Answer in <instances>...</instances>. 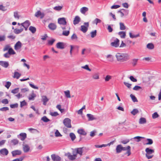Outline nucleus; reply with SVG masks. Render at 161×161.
Returning a JSON list of instances; mask_svg holds the SVG:
<instances>
[{
    "instance_id": "obj_1",
    "label": "nucleus",
    "mask_w": 161,
    "mask_h": 161,
    "mask_svg": "<svg viewBox=\"0 0 161 161\" xmlns=\"http://www.w3.org/2000/svg\"><path fill=\"white\" fill-rule=\"evenodd\" d=\"M117 60L118 61L124 62L129 59V56L126 53H117L115 55Z\"/></svg>"
},
{
    "instance_id": "obj_2",
    "label": "nucleus",
    "mask_w": 161,
    "mask_h": 161,
    "mask_svg": "<svg viewBox=\"0 0 161 161\" xmlns=\"http://www.w3.org/2000/svg\"><path fill=\"white\" fill-rule=\"evenodd\" d=\"M145 151L146 153V156L148 159H150L153 158V156L152 155V154L154 153V150L150 149L149 148H147L145 149Z\"/></svg>"
},
{
    "instance_id": "obj_3",
    "label": "nucleus",
    "mask_w": 161,
    "mask_h": 161,
    "mask_svg": "<svg viewBox=\"0 0 161 161\" xmlns=\"http://www.w3.org/2000/svg\"><path fill=\"white\" fill-rule=\"evenodd\" d=\"M64 125L66 127L70 128L71 127V120L68 118H65L63 121Z\"/></svg>"
},
{
    "instance_id": "obj_4",
    "label": "nucleus",
    "mask_w": 161,
    "mask_h": 161,
    "mask_svg": "<svg viewBox=\"0 0 161 161\" xmlns=\"http://www.w3.org/2000/svg\"><path fill=\"white\" fill-rule=\"evenodd\" d=\"M84 25H82L81 26L80 30L84 33L86 32L88 30V28L89 26L88 22H85Z\"/></svg>"
},
{
    "instance_id": "obj_5",
    "label": "nucleus",
    "mask_w": 161,
    "mask_h": 161,
    "mask_svg": "<svg viewBox=\"0 0 161 161\" xmlns=\"http://www.w3.org/2000/svg\"><path fill=\"white\" fill-rule=\"evenodd\" d=\"M73 155H72L69 153H67L66 155L67 156L68 158L71 160H74L77 157L76 154L75 153V151L73 152Z\"/></svg>"
},
{
    "instance_id": "obj_6",
    "label": "nucleus",
    "mask_w": 161,
    "mask_h": 161,
    "mask_svg": "<svg viewBox=\"0 0 161 161\" xmlns=\"http://www.w3.org/2000/svg\"><path fill=\"white\" fill-rule=\"evenodd\" d=\"M83 147H79L75 149V153L76 154V155L78 154L81 156L83 155Z\"/></svg>"
},
{
    "instance_id": "obj_7",
    "label": "nucleus",
    "mask_w": 161,
    "mask_h": 161,
    "mask_svg": "<svg viewBox=\"0 0 161 161\" xmlns=\"http://www.w3.org/2000/svg\"><path fill=\"white\" fill-rule=\"evenodd\" d=\"M35 16L37 18L40 17V19H42L44 17L45 14L44 13H42L40 11L38 10L35 13Z\"/></svg>"
},
{
    "instance_id": "obj_8",
    "label": "nucleus",
    "mask_w": 161,
    "mask_h": 161,
    "mask_svg": "<svg viewBox=\"0 0 161 161\" xmlns=\"http://www.w3.org/2000/svg\"><path fill=\"white\" fill-rule=\"evenodd\" d=\"M119 44V40L118 38H116L114 40L113 42L111 43V45L113 47H118Z\"/></svg>"
},
{
    "instance_id": "obj_9",
    "label": "nucleus",
    "mask_w": 161,
    "mask_h": 161,
    "mask_svg": "<svg viewBox=\"0 0 161 161\" xmlns=\"http://www.w3.org/2000/svg\"><path fill=\"white\" fill-rule=\"evenodd\" d=\"M65 43L63 42H59L56 45L57 48L59 49H63L65 48Z\"/></svg>"
},
{
    "instance_id": "obj_10",
    "label": "nucleus",
    "mask_w": 161,
    "mask_h": 161,
    "mask_svg": "<svg viewBox=\"0 0 161 161\" xmlns=\"http://www.w3.org/2000/svg\"><path fill=\"white\" fill-rule=\"evenodd\" d=\"M58 23L60 25H65L67 24V22L65 18H59L58 19Z\"/></svg>"
},
{
    "instance_id": "obj_11",
    "label": "nucleus",
    "mask_w": 161,
    "mask_h": 161,
    "mask_svg": "<svg viewBox=\"0 0 161 161\" xmlns=\"http://www.w3.org/2000/svg\"><path fill=\"white\" fill-rule=\"evenodd\" d=\"M51 157L53 161H60L61 159L60 157L54 154H52Z\"/></svg>"
},
{
    "instance_id": "obj_12",
    "label": "nucleus",
    "mask_w": 161,
    "mask_h": 161,
    "mask_svg": "<svg viewBox=\"0 0 161 161\" xmlns=\"http://www.w3.org/2000/svg\"><path fill=\"white\" fill-rule=\"evenodd\" d=\"M17 137L21 141H23L26 137V134L25 133H21L17 135Z\"/></svg>"
},
{
    "instance_id": "obj_13",
    "label": "nucleus",
    "mask_w": 161,
    "mask_h": 161,
    "mask_svg": "<svg viewBox=\"0 0 161 161\" xmlns=\"http://www.w3.org/2000/svg\"><path fill=\"white\" fill-rule=\"evenodd\" d=\"M8 153V150L6 148H3L0 150V154L3 156H6Z\"/></svg>"
},
{
    "instance_id": "obj_14",
    "label": "nucleus",
    "mask_w": 161,
    "mask_h": 161,
    "mask_svg": "<svg viewBox=\"0 0 161 161\" xmlns=\"http://www.w3.org/2000/svg\"><path fill=\"white\" fill-rule=\"evenodd\" d=\"M21 47L22 43L19 41L15 44L14 46V49L16 50H18L20 49Z\"/></svg>"
},
{
    "instance_id": "obj_15",
    "label": "nucleus",
    "mask_w": 161,
    "mask_h": 161,
    "mask_svg": "<svg viewBox=\"0 0 161 161\" xmlns=\"http://www.w3.org/2000/svg\"><path fill=\"white\" fill-rule=\"evenodd\" d=\"M48 27L51 30L54 31L56 29L57 26L54 23H51L48 25Z\"/></svg>"
},
{
    "instance_id": "obj_16",
    "label": "nucleus",
    "mask_w": 161,
    "mask_h": 161,
    "mask_svg": "<svg viewBox=\"0 0 161 161\" xmlns=\"http://www.w3.org/2000/svg\"><path fill=\"white\" fill-rule=\"evenodd\" d=\"M13 157H14L16 155H20L21 154V152L19 150L13 151L11 152Z\"/></svg>"
},
{
    "instance_id": "obj_17",
    "label": "nucleus",
    "mask_w": 161,
    "mask_h": 161,
    "mask_svg": "<svg viewBox=\"0 0 161 161\" xmlns=\"http://www.w3.org/2000/svg\"><path fill=\"white\" fill-rule=\"evenodd\" d=\"M80 18L78 16H75L73 20V24L76 25L78 24L80 21Z\"/></svg>"
},
{
    "instance_id": "obj_18",
    "label": "nucleus",
    "mask_w": 161,
    "mask_h": 161,
    "mask_svg": "<svg viewBox=\"0 0 161 161\" xmlns=\"http://www.w3.org/2000/svg\"><path fill=\"white\" fill-rule=\"evenodd\" d=\"M23 148L24 152L25 153L28 152L30 150V147L27 144H23Z\"/></svg>"
},
{
    "instance_id": "obj_19",
    "label": "nucleus",
    "mask_w": 161,
    "mask_h": 161,
    "mask_svg": "<svg viewBox=\"0 0 161 161\" xmlns=\"http://www.w3.org/2000/svg\"><path fill=\"white\" fill-rule=\"evenodd\" d=\"M0 65L3 67L7 68L9 66V64L8 62L1 61H0Z\"/></svg>"
},
{
    "instance_id": "obj_20",
    "label": "nucleus",
    "mask_w": 161,
    "mask_h": 161,
    "mask_svg": "<svg viewBox=\"0 0 161 161\" xmlns=\"http://www.w3.org/2000/svg\"><path fill=\"white\" fill-rule=\"evenodd\" d=\"M23 31V29L20 27L19 29L15 28L14 29V32L15 34H18L22 32Z\"/></svg>"
},
{
    "instance_id": "obj_21",
    "label": "nucleus",
    "mask_w": 161,
    "mask_h": 161,
    "mask_svg": "<svg viewBox=\"0 0 161 161\" xmlns=\"http://www.w3.org/2000/svg\"><path fill=\"white\" fill-rule=\"evenodd\" d=\"M19 141L18 140L16 139H13L10 142V144L12 145H15L19 143Z\"/></svg>"
},
{
    "instance_id": "obj_22",
    "label": "nucleus",
    "mask_w": 161,
    "mask_h": 161,
    "mask_svg": "<svg viewBox=\"0 0 161 161\" xmlns=\"http://www.w3.org/2000/svg\"><path fill=\"white\" fill-rule=\"evenodd\" d=\"M49 99L45 96H43L42 97V101L43 102V104L46 105L47 102L48 101Z\"/></svg>"
},
{
    "instance_id": "obj_23",
    "label": "nucleus",
    "mask_w": 161,
    "mask_h": 161,
    "mask_svg": "<svg viewBox=\"0 0 161 161\" xmlns=\"http://www.w3.org/2000/svg\"><path fill=\"white\" fill-rule=\"evenodd\" d=\"M86 116L88 118V120L89 121H92L96 119V118H95L94 116L91 114H87Z\"/></svg>"
},
{
    "instance_id": "obj_24",
    "label": "nucleus",
    "mask_w": 161,
    "mask_h": 161,
    "mask_svg": "<svg viewBox=\"0 0 161 161\" xmlns=\"http://www.w3.org/2000/svg\"><path fill=\"white\" fill-rule=\"evenodd\" d=\"M77 132L78 134L83 136L86 135L87 134L86 132L83 129L78 130H77Z\"/></svg>"
},
{
    "instance_id": "obj_25",
    "label": "nucleus",
    "mask_w": 161,
    "mask_h": 161,
    "mask_svg": "<svg viewBox=\"0 0 161 161\" xmlns=\"http://www.w3.org/2000/svg\"><path fill=\"white\" fill-rule=\"evenodd\" d=\"M118 34L120 36L121 38H125L126 36L125 32L121 31L118 32Z\"/></svg>"
},
{
    "instance_id": "obj_26",
    "label": "nucleus",
    "mask_w": 161,
    "mask_h": 161,
    "mask_svg": "<svg viewBox=\"0 0 161 161\" xmlns=\"http://www.w3.org/2000/svg\"><path fill=\"white\" fill-rule=\"evenodd\" d=\"M88 10V8L86 7H83L80 8V12L83 14H85V13Z\"/></svg>"
},
{
    "instance_id": "obj_27",
    "label": "nucleus",
    "mask_w": 161,
    "mask_h": 161,
    "mask_svg": "<svg viewBox=\"0 0 161 161\" xmlns=\"http://www.w3.org/2000/svg\"><path fill=\"white\" fill-rule=\"evenodd\" d=\"M122 151V146L121 145H117L116 147V153H120Z\"/></svg>"
},
{
    "instance_id": "obj_28",
    "label": "nucleus",
    "mask_w": 161,
    "mask_h": 161,
    "mask_svg": "<svg viewBox=\"0 0 161 161\" xmlns=\"http://www.w3.org/2000/svg\"><path fill=\"white\" fill-rule=\"evenodd\" d=\"M36 96V95L34 93H32L31 94L29 95L28 99L30 100H34L35 97Z\"/></svg>"
},
{
    "instance_id": "obj_29",
    "label": "nucleus",
    "mask_w": 161,
    "mask_h": 161,
    "mask_svg": "<svg viewBox=\"0 0 161 161\" xmlns=\"http://www.w3.org/2000/svg\"><path fill=\"white\" fill-rule=\"evenodd\" d=\"M21 75L20 74L17 72H14V75L13 77L14 78H16L18 79L19 77L21 76Z\"/></svg>"
},
{
    "instance_id": "obj_30",
    "label": "nucleus",
    "mask_w": 161,
    "mask_h": 161,
    "mask_svg": "<svg viewBox=\"0 0 161 161\" xmlns=\"http://www.w3.org/2000/svg\"><path fill=\"white\" fill-rule=\"evenodd\" d=\"M67 28H69V30H68V31H63V33H62V35H63V36H68L69 34V33H70V31H69V29H70V28L69 27H67Z\"/></svg>"
},
{
    "instance_id": "obj_31",
    "label": "nucleus",
    "mask_w": 161,
    "mask_h": 161,
    "mask_svg": "<svg viewBox=\"0 0 161 161\" xmlns=\"http://www.w3.org/2000/svg\"><path fill=\"white\" fill-rule=\"evenodd\" d=\"M147 47L149 49H152L154 48V46L152 43H149L147 45Z\"/></svg>"
},
{
    "instance_id": "obj_32",
    "label": "nucleus",
    "mask_w": 161,
    "mask_h": 161,
    "mask_svg": "<svg viewBox=\"0 0 161 161\" xmlns=\"http://www.w3.org/2000/svg\"><path fill=\"white\" fill-rule=\"evenodd\" d=\"M29 30L33 34L36 31V28L31 26L29 27Z\"/></svg>"
},
{
    "instance_id": "obj_33",
    "label": "nucleus",
    "mask_w": 161,
    "mask_h": 161,
    "mask_svg": "<svg viewBox=\"0 0 161 161\" xmlns=\"http://www.w3.org/2000/svg\"><path fill=\"white\" fill-rule=\"evenodd\" d=\"M69 136L72 141H74L76 138L75 135L73 133H70Z\"/></svg>"
},
{
    "instance_id": "obj_34",
    "label": "nucleus",
    "mask_w": 161,
    "mask_h": 161,
    "mask_svg": "<svg viewBox=\"0 0 161 161\" xmlns=\"http://www.w3.org/2000/svg\"><path fill=\"white\" fill-rule=\"evenodd\" d=\"M120 29L121 30H124L125 29L126 27L124 24L123 23L120 22L119 23Z\"/></svg>"
},
{
    "instance_id": "obj_35",
    "label": "nucleus",
    "mask_w": 161,
    "mask_h": 161,
    "mask_svg": "<svg viewBox=\"0 0 161 161\" xmlns=\"http://www.w3.org/2000/svg\"><path fill=\"white\" fill-rule=\"evenodd\" d=\"M64 93L65 95V97L68 98H70L71 97L70 92L69 90H67L64 92Z\"/></svg>"
},
{
    "instance_id": "obj_36",
    "label": "nucleus",
    "mask_w": 161,
    "mask_h": 161,
    "mask_svg": "<svg viewBox=\"0 0 161 161\" xmlns=\"http://www.w3.org/2000/svg\"><path fill=\"white\" fill-rule=\"evenodd\" d=\"M146 122V119L144 118H141L139 119V123L140 124H143Z\"/></svg>"
},
{
    "instance_id": "obj_37",
    "label": "nucleus",
    "mask_w": 161,
    "mask_h": 161,
    "mask_svg": "<svg viewBox=\"0 0 161 161\" xmlns=\"http://www.w3.org/2000/svg\"><path fill=\"white\" fill-rule=\"evenodd\" d=\"M8 53L10 55L14 54H15V52L12 48H10L9 49Z\"/></svg>"
},
{
    "instance_id": "obj_38",
    "label": "nucleus",
    "mask_w": 161,
    "mask_h": 161,
    "mask_svg": "<svg viewBox=\"0 0 161 161\" xmlns=\"http://www.w3.org/2000/svg\"><path fill=\"white\" fill-rule=\"evenodd\" d=\"M19 88H16L12 90L11 92L13 94H15L18 93L19 92Z\"/></svg>"
},
{
    "instance_id": "obj_39",
    "label": "nucleus",
    "mask_w": 161,
    "mask_h": 161,
    "mask_svg": "<svg viewBox=\"0 0 161 161\" xmlns=\"http://www.w3.org/2000/svg\"><path fill=\"white\" fill-rule=\"evenodd\" d=\"M41 120L45 122H47L50 121V119L47 118L46 116L43 117L42 118Z\"/></svg>"
},
{
    "instance_id": "obj_40",
    "label": "nucleus",
    "mask_w": 161,
    "mask_h": 161,
    "mask_svg": "<svg viewBox=\"0 0 161 161\" xmlns=\"http://www.w3.org/2000/svg\"><path fill=\"white\" fill-rule=\"evenodd\" d=\"M129 36H130V37L131 38H136L138 37H139V34H138L136 35H133L132 33L131 32H130L129 33Z\"/></svg>"
},
{
    "instance_id": "obj_41",
    "label": "nucleus",
    "mask_w": 161,
    "mask_h": 161,
    "mask_svg": "<svg viewBox=\"0 0 161 161\" xmlns=\"http://www.w3.org/2000/svg\"><path fill=\"white\" fill-rule=\"evenodd\" d=\"M139 113V111L137 109H134L131 112V114L133 115H135L136 114Z\"/></svg>"
},
{
    "instance_id": "obj_42",
    "label": "nucleus",
    "mask_w": 161,
    "mask_h": 161,
    "mask_svg": "<svg viewBox=\"0 0 161 161\" xmlns=\"http://www.w3.org/2000/svg\"><path fill=\"white\" fill-rule=\"evenodd\" d=\"M91 37L92 38L95 37L97 35V31L95 30L91 32Z\"/></svg>"
},
{
    "instance_id": "obj_43",
    "label": "nucleus",
    "mask_w": 161,
    "mask_h": 161,
    "mask_svg": "<svg viewBox=\"0 0 161 161\" xmlns=\"http://www.w3.org/2000/svg\"><path fill=\"white\" fill-rule=\"evenodd\" d=\"M19 105L18 103H16L14 104H10V106L12 108H14L18 107Z\"/></svg>"
},
{
    "instance_id": "obj_44",
    "label": "nucleus",
    "mask_w": 161,
    "mask_h": 161,
    "mask_svg": "<svg viewBox=\"0 0 161 161\" xmlns=\"http://www.w3.org/2000/svg\"><path fill=\"white\" fill-rule=\"evenodd\" d=\"M101 22V20L99 19L96 18L93 21V24H95L96 25L98 23H100Z\"/></svg>"
},
{
    "instance_id": "obj_45",
    "label": "nucleus",
    "mask_w": 161,
    "mask_h": 161,
    "mask_svg": "<svg viewBox=\"0 0 161 161\" xmlns=\"http://www.w3.org/2000/svg\"><path fill=\"white\" fill-rule=\"evenodd\" d=\"M14 16L15 19H19L20 16L18 12L15 11L14 12Z\"/></svg>"
},
{
    "instance_id": "obj_46",
    "label": "nucleus",
    "mask_w": 161,
    "mask_h": 161,
    "mask_svg": "<svg viewBox=\"0 0 161 161\" xmlns=\"http://www.w3.org/2000/svg\"><path fill=\"white\" fill-rule=\"evenodd\" d=\"M130 96L133 102H137V100L135 96L131 94L130 95Z\"/></svg>"
},
{
    "instance_id": "obj_47",
    "label": "nucleus",
    "mask_w": 161,
    "mask_h": 161,
    "mask_svg": "<svg viewBox=\"0 0 161 161\" xmlns=\"http://www.w3.org/2000/svg\"><path fill=\"white\" fill-rule=\"evenodd\" d=\"M92 78L94 79H98L99 78L98 74L96 73L93 74L92 75Z\"/></svg>"
},
{
    "instance_id": "obj_48",
    "label": "nucleus",
    "mask_w": 161,
    "mask_h": 161,
    "mask_svg": "<svg viewBox=\"0 0 161 161\" xmlns=\"http://www.w3.org/2000/svg\"><path fill=\"white\" fill-rule=\"evenodd\" d=\"M24 26L29 27L31 25V23L28 20H26L24 22Z\"/></svg>"
},
{
    "instance_id": "obj_49",
    "label": "nucleus",
    "mask_w": 161,
    "mask_h": 161,
    "mask_svg": "<svg viewBox=\"0 0 161 161\" xmlns=\"http://www.w3.org/2000/svg\"><path fill=\"white\" fill-rule=\"evenodd\" d=\"M71 38L72 40H77L78 39V37L74 33L73 35L71 36Z\"/></svg>"
},
{
    "instance_id": "obj_50",
    "label": "nucleus",
    "mask_w": 161,
    "mask_h": 161,
    "mask_svg": "<svg viewBox=\"0 0 161 161\" xmlns=\"http://www.w3.org/2000/svg\"><path fill=\"white\" fill-rule=\"evenodd\" d=\"M62 8V7L61 6H56L53 8V9L55 10L59 11Z\"/></svg>"
},
{
    "instance_id": "obj_51",
    "label": "nucleus",
    "mask_w": 161,
    "mask_h": 161,
    "mask_svg": "<svg viewBox=\"0 0 161 161\" xmlns=\"http://www.w3.org/2000/svg\"><path fill=\"white\" fill-rule=\"evenodd\" d=\"M55 136L56 137H60L62 135L60 134L58 130H56V131L55 133Z\"/></svg>"
},
{
    "instance_id": "obj_52",
    "label": "nucleus",
    "mask_w": 161,
    "mask_h": 161,
    "mask_svg": "<svg viewBox=\"0 0 161 161\" xmlns=\"http://www.w3.org/2000/svg\"><path fill=\"white\" fill-rule=\"evenodd\" d=\"M147 140L148 142L146 143L147 145H151L153 143V140L151 139L147 138Z\"/></svg>"
},
{
    "instance_id": "obj_53",
    "label": "nucleus",
    "mask_w": 161,
    "mask_h": 161,
    "mask_svg": "<svg viewBox=\"0 0 161 161\" xmlns=\"http://www.w3.org/2000/svg\"><path fill=\"white\" fill-rule=\"evenodd\" d=\"M159 116V115L158 114V113L156 112L152 114V118L153 119H155L156 118H157Z\"/></svg>"
},
{
    "instance_id": "obj_54",
    "label": "nucleus",
    "mask_w": 161,
    "mask_h": 161,
    "mask_svg": "<svg viewBox=\"0 0 161 161\" xmlns=\"http://www.w3.org/2000/svg\"><path fill=\"white\" fill-rule=\"evenodd\" d=\"M29 89L27 88H23L21 89V92L22 93H25L26 92L28 91Z\"/></svg>"
},
{
    "instance_id": "obj_55",
    "label": "nucleus",
    "mask_w": 161,
    "mask_h": 161,
    "mask_svg": "<svg viewBox=\"0 0 161 161\" xmlns=\"http://www.w3.org/2000/svg\"><path fill=\"white\" fill-rule=\"evenodd\" d=\"M27 105V103L25 100L20 102V106L21 108Z\"/></svg>"
},
{
    "instance_id": "obj_56",
    "label": "nucleus",
    "mask_w": 161,
    "mask_h": 161,
    "mask_svg": "<svg viewBox=\"0 0 161 161\" xmlns=\"http://www.w3.org/2000/svg\"><path fill=\"white\" fill-rule=\"evenodd\" d=\"M111 25L113 26V25H108L107 27V30L109 32H112L113 31V29L111 27Z\"/></svg>"
},
{
    "instance_id": "obj_57",
    "label": "nucleus",
    "mask_w": 161,
    "mask_h": 161,
    "mask_svg": "<svg viewBox=\"0 0 161 161\" xmlns=\"http://www.w3.org/2000/svg\"><path fill=\"white\" fill-rule=\"evenodd\" d=\"M112 78V76L110 75H108L106 76L105 78V80L106 81H108Z\"/></svg>"
},
{
    "instance_id": "obj_58",
    "label": "nucleus",
    "mask_w": 161,
    "mask_h": 161,
    "mask_svg": "<svg viewBox=\"0 0 161 161\" xmlns=\"http://www.w3.org/2000/svg\"><path fill=\"white\" fill-rule=\"evenodd\" d=\"M138 59H133L132 60V64L133 66H135L137 64V63L138 61Z\"/></svg>"
},
{
    "instance_id": "obj_59",
    "label": "nucleus",
    "mask_w": 161,
    "mask_h": 161,
    "mask_svg": "<svg viewBox=\"0 0 161 161\" xmlns=\"http://www.w3.org/2000/svg\"><path fill=\"white\" fill-rule=\"evenodd\" d=\"M81 68L89 71H91V69L89 68L88 65H86L84 66H82Z\"/></svg>"
},
{
    "instance_id": "obj_60",
    "label": "nucleus",
    "mask_w": 161,
    "mask_h": 161,
    "mask_svg": "<svg viewBox=\"0 0 161 161\" xmlns=\"http://www.w3.org/2000/svg\"><path fill=\"white\" fill-rule=\"evenodd\" d=\"M9 110V108L8 107H3L0 108V110L2 111H6Z\"/></svg>"
},
{
    "instance_id": "obj_61",
    "label": "nucleus",
    "mask_w": 161,
    "mask_h": 161,
    "mask_svg": "<svg viewBox=\"0 0 161 161\" xmlns=\"http://www.w3.org/2000/svg\"><path fill=\"white\" fill-rule=\"evenodd\" d=\"M5 35H0V42L4 41L5 40Z\"/></svg>"
},
{
    "instance_id": "obj_62",
    "label": "nucleus",
    "mask_w": 161,
    "mask_h": 161,
    "mask_svg": "<svg viewBox=\"0 0 161 161\" xmlns=\"http://www.w3.org/2000/svg\"><path fill=\"white\" fill-rule=\"evenodd\" d=\"M129 78L130 80L133 82H136L137 81V79L135 78L133 76H130Z\"/></svg>"
},
{
    "instance_id": "obj_63",
    "label": "nucleus",
    "mask_w": 161,
    "mask_h": 161,
    "mask_svg": "<svg viewBox=\"0 0 161 161\" xmlns=\"http://www.w3.org/2000/svg\"><path fill=\"white\" fill-rule=\"evenodd\" d=\"M50 114L52 116L54 117L58 115V113L57 112H51Z\"/></svg>"
},
{
    "instance_id": "obj_64",
    "label": "nucleus",
    "mask_w": 161,
    "mask_h": 161,
    "mask_svg": "<svg viewBox=\"0 0 161 161\" xmlns=\"http://www.w3.org/2000/svg\"><path fill=\"white\" fill-rule=\"evenodd\" d=\"M24 158V157H21L19 158H17L14 159L12 161H22Z\"/></svg>"
}]
</instances>
